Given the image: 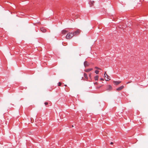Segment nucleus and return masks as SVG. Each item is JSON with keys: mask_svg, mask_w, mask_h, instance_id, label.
<instances>
[{"mask_svg": "<svg viewBox=\"0 0 148 148\" xmlns=\"http://www.w3.org/2000/svg\"><path fill=\"white\" fill-rule=\"evenodd\" d=\"M81 32V30L79 29H77L76 31L72 33V34H73V36H77L80 34Z\"/></svg>", "mask_w": 148, "mask_h": 148, "instance_id": "obj_2", "label": "nucleus"}, {"mask_svg": "<svg viewBox=\"0 0 148 148\" xmlns=\"http://www.w3.org/2000/svg\"><path fill=\"white\" fill-rule=\"evenodd\" d=\"M130 83V82H127V84L129 83Z\"/></svg>", "mask_w": 148, "mask_h": 148, "instance_id": "obj_20", "label": "nucleus"}, {"mask_svg": "<svg viewBox=\"0 0 148 148\" xmlns=\"http://www.w3.org/2000/svg\"><path fill=\"white\" fill-rule=\"evenodd\" d=\"M67 32V31H66V30H63L62 31V33L63 34H64L66 33V32Z\"/></svg>", "mask_w": 148, "mask_h": 148, "instance_id": "obj_10", "label": "nucleus"}, {"mask_svg": "<svg viewBox=\"0 0 148 148\" xmlns=\"http://www.w3.org/2000/svg\"><path fill=\"white\" fill-rule=\"evenodd\" d=\"M94 3V1H90L89 2V3L90 4V6H92L93 5Z\"/></svg>", "mask_w": 148, "mask_h": 148, "instance_id": "obj_8", "label": "nucleus"}, {"mask_svg": "<svg viewBox=\"0 0 148 148\" xmlns=\"http://www.w3.org/2000/svg\"><path fill=\"white\" fill-rule=\"evenodd\" d=\"M40 30L41 32H46V29L44 27H42L40 28Z\"/></svg>", "mask_w": 148, "mask_h": 148, "instance_id": "obj_7", "label": "nucleus"}, {"mask_svg": "<svg viewBox=\"0 0 148 148\" xmlns=\"http://www.w3.org/2000/svg\"><path fill=\"white\" fill-rule=\"evenodd\" d=\"M113 82L116 85H117L121 83V82L119 81H114Z\"/></svg>", "mask_w": 148, "mask_h": 148, "instance_id": "obj_6", "label": "nucleus"}, {"mask_svg": "<svg viewBox=\"0 0 148 148\" xmlns=\"http://www.w3.org/2000/svg\"><path fill=\"white\" fill-rule=\"evenodd\" d=\"M84 64L85 67L89 66L90 64H89L86 61H85L84 62Z\"/></svg>", "mask_w": 148, "mask_h": 148, "instance_id": "obj_4", "label": "nucleus"}, {"mask_svg": "<svg viewBox=\"0 0 148 148\" xmlns=\"http://www.w3.org/2000/svg\"><path fill=\"white\" fill-rule=\"evenodd\" d=\"M95 68L96 69H100L97 66H95Z\"/></svg>", "mask_w": 148, "mask_h": 148, "instance_id": "obj_15", "label": "nucleus"}, {"mask_svg": "<svg viewBox=\"0 0 148 148\" xmlns=\"http://www.w3.org/2000/svg\"><path fill=\"white\" fill-rule=\"evenodd\" d=\"M113 144V143L112 142H111L110 143V144L111 145L112 144Z\"/></svg>", "mask_w": 148, "mask_h": 148, "instance_id": "obj_19", "label": "nucleus"}, {"mask_svg": "<svg viewBox=\"0 0 148 148\" xmlns=\"http://www.w3.org/2000/svg\"><path fill=\"white\" fill-rule=\"evenodd\" d=\"M124 88V86H121L119 88H116V90H120Z\"/></svg>", "mask_w": 148, "mask_h": 148, "instance_id": "obj_5", "label": "nucleus"}, {"mask_svg": "<svg viewBox=\"0 0 148 148\" xmlns=\"http://www.w3.org/2000/svg\"><path fill=\"white\" fill-rule=\"evenodd\" d=\"M100 80H104V79L103 78H101L100 79Z\"/></svg>", "mask_w": 148, "mask_h": 148, "instance_id": "obj_18", "label": "nucleus"}, {"mask_svg": "<svg viewBox=\"0 0 148 148\" xmlns=\"http://www.w3.org/2000/svg\"><path fill=\"white\" fill-rule=\"evenodd\" d=\"M92 70V68H90V69H86L85 70V71L86 72H89V71Z\"/></svg>", "mask_w": 148, "mask_h": 148, "instance_id": "obj_9", "label": "nucleus"}, {"mask_svg": "<svg viewBox=\"0 0 148 148\" xmlns=\"http://www.w3.org/2000/svg\"><path fill=\"white\" fill-rule=\"evenodd\" d=\"M99 76L98 75H96L94 77L95 79V80H98V79Z\"/></svg>", "mask_w": 148, "mask_h": 148, "instance_id": "obj_11", "label": "nucleus"}, {"mask_svg": "<svg viewBox=\"0 0 148 148\" xmlns=\"http://www.w3.org/2000/svg\"><path fill=\"white\" fill-rule=\"evenodd\" d=\"M84 76L85 78H87V75L86 73H84Z\"/></svg>", "mask_w": 148, "mask_h": 148, "instance_id": "obj_13", "label": "nucleus"}, {"mask_svg": "<svg viewBox=\"0 0 148 148\" xmlns=\"http://www.w3.org/2000/svg\"><path fill=\"white\" fill-rule=\"evenodd\" d=\"M72 34V32L69 33L66 36V38L68 39H70L73 36Z\"/></svg>", "mask_w": 148, "mask_h": 148, "instance_id": "obj_1", "label": "nucleus"}, {"mask_svg": "<svg viewBox=\"0 0 148 148\" xmlns=\"http://www.w3.org/2000/svg\"><path fill=\"white\" fill-rule=\"evenodd\" d=\"M95 73H96V74H98L99 73V71L98 70H96L95 71Z\"/></svg>", "mask_w": 148, "mask_h": 148, "instance_id": "obj_14", "label": "nucleus"}, {"mask_svg": "<svg viewBox=\"0 0 148 148\" xmlns=\"http://www.w3.org/2000/svg\"><path fill=\"white\" fill-rule=\"evenodd\" d=\"M72 127H73V125H72Z\"/></svg>", "mask_w": 148, "mask_h": 148, "instance_id": "obj_22", "label": "nucleus"}, {"mask_svg": "<svg viewBox=\"0 0 148 148\" xmlns=\"http://www.w3.org/2000/svg\"><path fill=\"white\" fill-rule=\"evenodd\" d=\"M112 88V87L110 85H109L108 86V88L107 89L108 90H111Z\"/></svg>", "mask_w": 148, "mask_h": 148, "instance_id": "obj_12", "label": "nucleus"}, {"mask_svg": "<svg viewBox=\"0 0 148 148\" xmlns=\"http://www.w3.org/2000/svg\"><path fill=\"white\" fill-rule=\"evenodd\" d=\"M64 86H66V85H64Z\"/></svg>", "mask_w": 148, "mask_h": 148, "instance_id": "obj_21", "label": "nucleus"}, {"mask_svg": "<svg viewBox=\"0 0 148 148\" xmlns=\"http://www.w3.org/2000/svg\"><path fill=\"white\" fill-rule=\"evenodd\" d=\"M48 104V102H45V105H47Z\"/></svg>", "mask_w": 148, "mask_h": 148, "instance_id": "obj_17", "label": "nucleus"}, {"mask_svg": "<svg viewBox=\"0 0 148 148\" xmlns=\"http://www.w3.org/2000/svg\"><path fill=\"white\" fill-rule=\"evenodd\" d=\"M104 77H107V79H105L106 81H108L110 79L109 78L110 77L106 73V72H105V73L104 74Z\"/></svg>", "mask_w": 148, "mask_h": 148, "instance_id": "obj_3", "label": "nucleus"}, {"mask_svg": "<svg viewBox=\"0 0 148 148\" xmlns=\"http://www.w3.org/2000/svg\"><path fill=\"white\" fill-rule=\"evenodd\" d=\"M58 86H61V83L60 82H58Z\"/></svg>", "mask_w": 148, "mask_h": 148, "instance_id": "obj_16", "label": "nucleus"}]
</instances>
